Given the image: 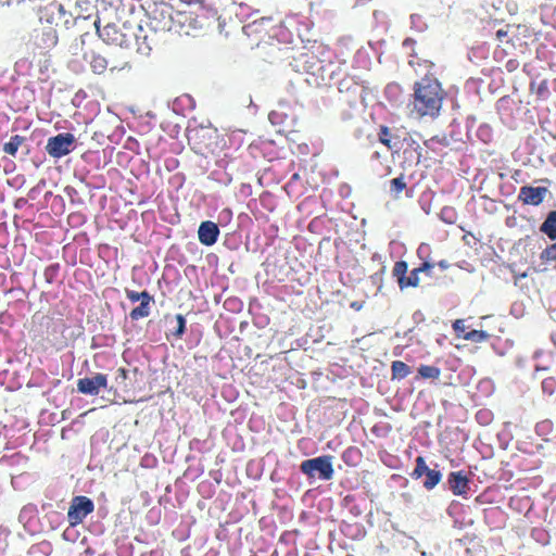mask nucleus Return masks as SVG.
<instances>
[{"instance_id":"f257e3e1","label":"nucleus","mask_w":556,"mask_h":556,"mask_svg":"<svg viewBox=\"0 0 556 556\" xmlns=\"http://www.w3.org/2000/svg\"><path fill=\"white\" fill-rule=\"evenodd\" d=\"M444 98L445 91L438 79L426 75L415 84L413 112L418 117L434 118L440 113Z\"/></svg>"},{"instance_id":"f03ea898","label":"nucleus","mask_w":556,"mask_h":556,"mask_svg":"<svg viewBox=\"0 0 556 556\" xmlns=\"http://www.w3.org/2000/svg\"><path fill=\"white\" fill-rule=\"evenodd\" d=\"M94 25L99 37L108 45L128 48L135 40L137 51L139 53L149 54L152 50L151 41L148 39V35H141L143 33L141 27L139 28L140 34H136L130 26H126L125 24L118 26L114 23H109L103 28H100L97 22Z\"/></svg>"},{"instance_id":"7ed1b4c3","label":"nucleus","mask_w":556,"mask_h":556,"mask_svg":"<svg viewBox=\"0 0 556 556\" xmlns=\"http://www.w3.org/2000/svg\"><path fill=\"white\" fill-rule=\"evenodd\" d=\"M187 16L178 11H174L173 7L167 3L155 4L148 13V27L155 33L174 31L179 33L181 29L182 18Z\"/></svg>"},{"instance_id":"20e7f679","label":"nucleus","mask_w":556,"mask_h":556,"mask_svg":"<svg viewBox=\"0 0 556 556\" xmlns=\"http://www.w3.org/2000/svg\"><path fill=\"white\" fill-rule=\"evenodd\" d=\"M40 21L67 29L75 23L73 4L70 0H53L40 10Z\"/></svg>"},{"instance_id":"39448f33","label":"nucleus","mask_w":556,"mask_h":556,"mask_svg":"<svg viewBox=\"0 0 556 556\" xmlns=\"http://www.w3.org/2000/svg\"><path fill=\"white\" fill-rule=\"evenodd\" d=\"M332 458L331 455H324L305 459L301 463L300 469L309 478H314L315 475L318 473L319 479L330 480L334 473Z\"/></svg>"},{"instance_id":"423d86ee","label":"nucleus","mask_w":556,"mask_h":556,"mask_svg":"<svg viewBox=\"0 0 556 556\" xmlns=\"http://www.w3.org/2000/svg\"><path fill=\"white\" fill-rule=\"evenodd\" d=\"M94 510L91 498L85 495L74 496L67 510V520L71 527L80 525L84 519Z\"/></svg>"},{"instance_id":"0eeeda50","label":"nucleus","mask_w":556,"mask_h":556,"mask_svg":"<svg viewBox=\"0 0 556 556\" xmlns=\"http://www.w3.org/2000/svg\"><path fill=\"white\" fill-rule=\"evenodd\" d=\"M75 141L76 139L73 134L62 132L48 139L46 151L50 156L61 159L75 149Z\"/></svg>"},{"instance_id":"6e6552de","label":"nucleus","mask_w":556,"mask_h":556,"mask_svg":"<svg viewBox=\"0 0 556 556\" xmlns=\"http://www.w3.org/2000/svg\"><path fill=\"white\" fill-rule=\"evenodd\" d=\"M126 296L132 303L140 301V305L132 308L129 313L131 320H139L150 315L153 296L148 291L137 292L126 289Z\"/></svg>"},{"instance_id":"1a4fd4ad","label":"nucleus","mask_w":556,"mask_h":556,"mask_svg":"<svg viewBox=\"0 0 556 556\" xmlns=\"http://www.w3.org/2000/svg\"><path fill=\"white\" fill-rule=\"evenodd\" d=\"M548 193L546 187L523 186L520 188L518 201L525 205L538 206L545 200Z\"/></svg>"},{"instance_id":"9d476101","label":"nucleus","mask_w":556,"mask_h":556,"mask_svg":"<svg viewBox=\"0 0 556 556\" xmlns=\"http://www.w3.org/2000/svg\"><path fill=\"white\" fill-rule=\"evenodd\" d=\"M108 386V377L104 374H97L92 378H80L77 381V390L83 394L98 395L100 389Z\"/></svg>"},{"instance_id":"9b49d317","label":"nucleus","mask_w":556,"mask_h":556,"mask_svg":"<svg viewBox=\"0 0 556 556\" xmlns=\"http://www.w3.org/2000/svg\"><path fill=\"white\" fill-rule=\"evenodd\" d=\"M447 483L454 495L465 496L469 491V478L464 471L450 472Z\"/></svg>"},{"instance_id":"f8f14e48","label":"nucleus","mask_w":556,"mask_h":556,"mask_svg":"<svg viewBox=\"0 0 556 556\" xmlns=\"http://www.w3.org/2000/svg\"><path fill=\"white\" fill-rule=\"evenodd\" d=\"M218 236H219V228L215 223H213L211 220H205L200 224L199 230H198V237H199V241L202 244H204L206 247L213 245L214 243H216Z\"/></svg>"},{"instance_id":"ddd939ff","label":"nucleus","mask_w":556,"mask_h":556,"mask_svg":"<svg viewBox=\"0 0 556 556\" xmlns=\"http://www.w3.org/2000/svg\"><path fill=\"white\" fill-rule=\"evenodd\" d=\"M518 29H519V26L506 25L505 28H501V29H498L496 31V34H495L496 39L500 42L510 43L513 47H515L516 46V39L520 40L516 36V33H517Z\"/></svg>"},{"instance_id":"4468645a","label":"nucleus","mask_w":556,"mask_h":556,"mask_svg":"<svg viewBox=\"0 0 556 556\" xmlns=\"http://www.w3.org/2000/svg\"><path fill=\"white\" fill-rule=\"evenodd\" d=\"M89 64L94 74L101 75L110 66V60L100 53L92 52L90 55Z\"/></svg>"},{"instance_id":"2eb2a0df","label":"nucleus","mask_w":556,"mask_h":556,"mask_svg":"<svg viewBox=\"0 0 556 556\" xmlns=\"http://www.w3.org/2000/svg\"><path fill=\"white\" fill-rule=\"evenodd\" d=\"M540 231L551 240H556V211H551L540 226Z\"/></svg>"},{"instance_id":"dca6fc26","label":"nucleus","mask_w":556,"mask_h":556,"mask_svg":"<svg viewBox=\"0 0 556 556\" xmlns=\"http://www.w3.org/2000/svg\"><path fill=\"white\" fill-rule=\"evenodd\" d=\"M384 92L387 93V97L389 101L393 105H400L404 102V93L399 84L391 83L386 87Z\"/></svg>"},{"instance_id":"f3484780","label":"nucleus","mask_w":556,"mask_h":556,"mask_svg":"<svg viewBox=\"0 0 556 556\" xmlns=\"http://www.w3.org/2000/svg\"><path fill=\"white\" fill-rule=\"evenodd\" d=\"M26 141V138L20 135H14L10 138L8 142L3 144V152L15 156L20 147Z\"/></svg>"},{"instance_id":"a211bd4d","label":"nucleus","mask_w":556,"mask_h":556,"mask_svg":"<svg viewBox=\"0 0 556 556\" xmlns=\"http://www.w3.org/2000/svg\"><path fill=\"white\" fill-rule=\"evenodd\" d=\"M407 263L404 261H399L394 264L392 269V276L396 279V282L401 290H403V285L406 279L407 274Z\"/></svg>"},{"instance_id":"6ab92c4d","label":"nucleus","mask_w":556,"mask_h":556,"mask_svg":"<svg viewBox=\"0 0 556 556\" xmlns=\"http://www.w3.org/2000/svg\"><path fill=\"white\" fill-rule=\"evenodd\" d=\"M392 379H404L410 374V367L402 361L392 363Z\"/></svg>"},{"instance_id":"aec40b11","label":"nucleus","mask_w":556,"mask_h":556,"mask_svg":"<svg viewBox=\"0 0 556 556\" xmlns=\"http://www.w3.org/2000/svg\"><path fill=\"white\" fill-rule=\"evenodd\" d=\"M343 462L349 466H356L361 459V451L356 446L348 447L342 454Z\"/></svg>"},{"instance_id":"412c9836","label":"nucleus","mask_w":556,"mask_h":556,"mask_svg":"<svg viewBox=\"0 0 556 556\" xmlns=\"http://www.w3.org/2000/svg\"><path fill=\"white\" fill-rule=\"evenodd\" d=\"M442 479V473L437 469H429L426 472V480L424 481V488L427 490H432L437 486Z\"/></svg>"},{"instance_id":"4be33fe9","label":"nucleus","mask_w":556,"mask_h":556,"mask_svg":"<svg viewBox=\"0 0 556 556\" xmlns=\"http://www.w3.org/2000/svg\"><path fill=\"white\" fill-rule=\"evenodd\" d=\"M112 54H110V66L108 67L111 72H121L124 70H130V63L127 60L125 54H122L118 60L112 59Z\"/></svg>"},{"instance_id":"5701e85b","label":"nucleus","mask_w":556,"mask_h":556,"mask_svg":"<svg viewBox=\"0 0 556 556\" xmlns=\"http://www.w3.org/2000/svg\"><path fill=\"white\" fill-rule=\"evenodd\" d=\"M418 374L422 379H439L441 376V369L435 366L421 365L418 368Z\"/></svg>"},{"instance_id":"b1692460","label":"nucleus","mask_w":556,"mask_h":556,"mask_svg":"<svg viewBox=\"0 0 556 556\" xmlns=\"http://www.w3.org/2000/svg\"><path fill=\"white\" fill-rule=\"evenodd\" d=\"M490 338V334L484 330H471L463 334V339L472 342H485Z\"/></svg>"},{"instance_id":"393cba45","label":"nucleus","mask_w":556,"mask_h":556,"mask_svg":"<svg viewBox=\"0 0 556 556\" xmlns=\"http://www.w3.org/2000/svg\"><path fill=\"white\" fill-rule=\"evenodd\" d=\"M58 34L56 28L50 27L47 31L42 33L41 41L45 43L46 48H53L58 43Z\"/></svg>"},{"instance_id":"a878e982","label":"nucleus","mask_w":556,"mask_h":556,"mask_svg":"<svg viewBox=\"0 0 556 556\" xmlns=\"http://www.w3.org/2000/svg\"><path fill=\"white\" fill-rule=\"evenodd\" d=\"M60 268L61 267L59 263L51 264L45 268L43 277L47 283L51 285L56 280Z\"/></svg>"},{"instance_id":"bb28decb","label":"nucleus","mask_w":556,"mask_h":556,"mask_svg":"<svg viewBox=\"0 0 556 556\" xmlns=\"http://www.w3.org/2000/svg\"><path fill=\"white\" fill-rule=\"evenodd\" d=\"M430 468L427 466L425 458L422 456H418L416 458V467L414 468V470H413L410 476H412L413 479H419L424 475H426V472Z\"/></svg>"},{"instance_id":"cd10ccee","label":"nucleus","mask_w":556,"mask_h":556,"mask_svg":"<svg viewBox=\"0 0 556 556\" xmlns=\"http://www.w3.org/2000/svg\"><path fill=\"white\" fill-rule=\"evenodd\" d=\"M540 258L543 263H556V242L547 245L540 254Z\"/></svg>"},{"instance_id":"c85d7f7f","label":"nucleus","mask_w":556,"mask_h":556,"mask_svg":"<svg viewBox=\"0 0 556 556\" xmlns=\"http://www.w3.org/2000/svg\"><path fill=\"white\" fill-rule=\"evenodd\" d=\"M419 274H420V271L418 270V268H414L410 271L409 276H406V279L403 285V289H406L408 287H414V288L418 287L419 282H420Z\"/></svg>"},{"instance_id":"c756f323","label":"nucleus","mask_w":556,"mask_h":556,"mask_svg":"<svg viewBox=\"0 0 556 556\" xmlns=\"http://www.w3.org/2000/svg\"><path fill=\"white\" fill-rule=\"evenodd\" d=\"M405 188L406 184L402 177H397L391 180V192L394 193L395 197H397Z\"/></svg>"},{"instance_id":"7c9ffc66","label":"nucleus","mask_w":556,"mask_h":556,"mask_svg":"<svg viewBox=\"0 0 556 556\" xmlns=\"http://www.w3.org/2000/svg\"><path fill=\"white\" fill-rule=\"evenodd\" d=\"M176 320H177V328L174 332V336L177 339H180L186 331V319L181 314H178V315H176Z\"/></svg>"},{"instance_id":"2f4dec72","label":"nucleus","mask_w":556,"mask_h":556,"mask_svg":"<svg viewBox=\"0 0 556 556\" xmlns=\"http://www.w3.org/2000/svg\"><path fill=\"white\" fill-rule=\"evenodd\" d=\"M339 91H350L353 88V91L355 92L358 89V86L356 83H354L352 79H342L339 83Z\"/></svg>"},{"instance_id":"473e14b6","label":"nucleus","mask_w":556,"mask_h":556,"mask_svg":"<svg viewBox=\"0 0 556 556\" xmlns=\"http://www.w3.org/2000/svg\"><path fill=\"white\" fill-rule=\"evenodd\" d=\"M127 378H128L127 369H125L123 367L118 368L117 371H116V378H115L117 384L118 386H122V384L125 386V382H126Z\"/></svg>"},{"instance_id":"72a5a7b5","label":"nucleus","mask_w":556,"mask_h":556,"mask_svg":"<svg viewBox=\"0 0 556 556\" xmlns=\"http://www.w3.org/2000/svg\"><path fill=\"white\" fill-rule=\"evenodd\" d=\"M454 331L456 332L457 337H462L463 338V334L466 333L465 332V323L463 319H456L453 325H452Z\"/></svg>"},{"instance_id":"f704fd0d","label":"nucleus","mask_w":556,"mask_h":556,"mask_svg":"<svg viewBox=\"0 0 556 556\" xmlns=\"http://www.w3.org/2000/svg\"><path fill=\"white\" fill-rule=\"evenodd\" d=\"M434 267V264L430 262H424L418 268L420 273H427L430 275V270Z\"/></svg>"},{"instance_id":"c9c22d12","label":"nucleus","mask_w":556,"mask_h":556,"mask_svg":"<svg viewBox=\"0 0 556 556\" xmlns=\"http://www.w3.org/2000/svg\"><path fill=\"white\" fill-rule=\"evenodd\" d=\"M548 92V88H547V83L546 80H543L539 86H538V89H536V94L540 96V97H543L545 93Z\"/></svg>"},{"instance_id":"e433bc0d","label":"nucleus","mask_w":556,"mask_h":556,"mask_svg":"<svg viewBox=\"0 0 556 556\" xmlns=\"http://www.w3.org/2000/svg\"><path fill=\"white\" fill-rule=\"evenodd\" d=\"M505 66L508 72H513L517 68L518 62L516 60H509Z\"/></svg>"},{"instance_id":"4c0bfd02","label":"nucleus","mask_w":556,"mask_h":556,"mask_svg":"<svg viewBox=\"0 0 556 556\" xmlns=\"http://www.w3.org/2000/svg\"><path fill=\"white\" fill-rule=\"evenodd\" d=\"M438 265H439L442 269H446V268H448V266H450V265H448V263H447L446 261H440V262L438 263Z\"/></svg>"},{"instance_id":"58836bf2","label":"nucleus","mask_w":556,"mask_h":556,"mask_svg":"<svg viewBox=\"0 0 556 556\" xmlns=\"http://www.w3.org/2000/svg\"><path fill=\"white\" fill-rule=\"evenodd\" d=\"M408 63H409V65H412V66H415V65H417V64L419 65V60H417V59L413 58V59H410V60H409V62H408Z\"/></svg>"},{"instance_id":"ea45409f","label":"nucleus","mask_w":556,"mask_h":556,"mask_svg":"<svg viewBox=\"0 0 556 556\" xmlns=\"http://www.w3.org/2000/svg\"><path fill=\"white\" fill-rule=\"evenodd\" d=\"M383 132H384V137H387V135H388V128L387 127H384ZM384 146H389V139H387V138H384Z\"/></svg>"},{"instance_id":"a19ab883","label":"nucleus","mask_w":556,"mask_h":556,"mask_svg":"<svg viewBox=\"0 0 556 556\" xmlns=\"http://www.w3.org/2000/svg\"><path fill=\"white\" fill-rule=\"evenodd\" d=\"M377 136H378L379 141H381V142H382V127H381V128H380V130L378 131Z\"/></svg>"},{"instance_id":"79ce46f5","label":"nucleus","mask_w":556,"mask_h":556,"mask_svg":"<svg viewBox=\"0 0 556 556\" xmlns=\"http://www.w3.org/2000/svg\"><path fill=\"white\" fill-rule=\"evenodd\" d=\"M427 68H431L433 66V63L426 61L425 62Z\"/></svg>"},{"instance_id":"37998d69","label":"nucleus","mask_w":556,"mask_h":556,"mask_svg":"<svg viewBox=\"0 0 556 556\" xmlns=\"http://www.w3.org/2000/svg\"><path fill=\"white\" fill-rule=\"evenodd\" d=\"M352 307H355L356 309L359 308L356 303H352Z\"/></svg>"}]
</instances>
